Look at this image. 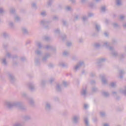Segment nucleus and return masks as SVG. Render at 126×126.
I'll return each mask as SVG.
<instances>
[{
  "mask_svg": "<svg viewBox=\"0 0 126 126\" xmlns=\"http://www.w3.org/2000/svg\"><path fill=\"white\" fill-rule=\"evenodd\" d=\"M68 55H69V53L67 51H64L63 53V56H64V57H67Z\"/></svg>",
  "mask_w": 126,
  "mask_h": 126,
  "instance_id": "09e8293b",
  "label": "nucleus"
},
{
  "mask_svg": "<svg viewBox=\"0 0 126 126\" xmlns=\"http://www.w3.org/2000/svg\"><path fill=\"white\" fill-rule=\"evenodd\" d=\"M87 19H88V17L86 16H83L82 20L83 22H85V21H87Z\"/></svg>",
  "mask_w": 126,
  "mask_h": 126,
  "instance_id": "37998d69",
  "label": "nucleus"
},
{
  "mask_svg": "<svg viewBox=\"0 0 126 126\" xmlns=\"http://www.w3.org/2000/svg\"><path fill=\"white\" fill-rule=\"evenodd\" d=\"M32 8H33L34 9H37V8H38L37 7V4L35 2H33L32 3Z\"/></svg>",
  "mask_w": 126,
  "mask_h": 126,
  "instance_id": "4c0bfd02",
  "label": "nucleus"
},
{
  "mask_svg": "<svg viewBox=\"0 0 126 126\" xmlns=\"http://www.w3.org/2000/svg\"><path fill=\"white\" fill-rule=\"evenodd\" d=\"M61 38H62V40H63V41H64V40L65 39H66V35H65V34H63L61 36Z\"/></svg>",
  "mask_w": 126,
  "mask_h": 126,
  "instance_id": "5fc2aeb1",
  "label": "nucleus"
},
{
  "mask_svg": "<svg viewBox=\"0 0 126 126\" xmlns=\"http://www.w3.org/2000/svg\"><path fill=\"white\" fill-rule=\"evenodd\" d=\"M6 56L9 59H16V58H17V55H11V54H10V53L9 52H7L6 54Z\"/></svg>",
  "mask_w": 126,
  "mask_h": 126,
  "instance_id": "dca6fc26",
  "label": "nucleus"
},
{
  "mask_svg": "<svg viewBox=\"0 0 126 126\" xmlns=\"http://www.w3.org/2000/svg\"><path fill=\"white\" fill-rule=\"evenodd\" d=\"M28 87L29 90H30L31 92H34V91L36 90V87L35 86L34 83H28Z\"/></svg>",
  "mask_w": 126,
  "mask_h": 126,
  "instance_id": "39448f33",
  "label": "nucleus"
},
{
  "mask_svg": "<svg viewBox=\"0 0 126 126\" xmlns=\"http://www.w3.org/2000/svg\"><path fill=\"white\" fill-rule=\"evenodd\" d=\"M29 104H30V106L31 107H34L35 106V100H34V99H33L32 97H30L28 99Z\"/></svg>",
  "mask_w": 126,
  "mask_h": 126,
  "instance_id": "ddd939ff",
  "label": "nucleus"
},
{
  "mask_svg": "<svg viewBox=\"0 0 126 126\" xmlns=\"http://www.w3.org/2000/svg\"><path fill=\"white\" fill-rule=\"evenodd\" d=\"M10 12L12 14H14L15 13V8H11L10 9Z\"/></svg>",
  "mask_w": 126,
  "mask_h": 126,
  "instance_id": "ea45409f",
  "label": "nucleus"
},
{
  "mask_svg": "<svg viewBox=\"0 0 126 126\" xmlns=\"http://www.w3.org/2000/svg\"><path fill=\"white\" fill-rule=\"evenodd\" d=\"M71 45H72V43L70 42H68L66 43L67 47H70L71 46Z\"/></svg>",
  "mask_w": 126,
  "mask_h": 126,
  "instance_id": "69168bd1",
  "label": "nucleus"
},
{
  "mask_svg": "<svg viewBox=\"0 0 126 126\" xmlns=\"http://www.w3.org/2000/svg\"><path fill=\"white\" fill-rule=\"evenodd\" d=\"M93 121L94 123H97V122H98V119H97V117H94L93 118Z\"/></svg>",
  "mask_w": 126,
  "mask_h": 126,
  "instance_id": "6e6d98bb",
  "label": "nucleus"
},
{
  "mask_svg": "<svg viewBox=\"0 0 126 126\" xmlns=\"http://www.w3.org/2000/svg\"><path fill=\"white\" fill-rule=\"evenodd\" d=\"M21 95L23 98H25V99H26V100H28L29 99V96H28V94H27V93L25 92H23L21 93Z\"/></svg>",
  "mask_w": 126,
  "mask_h": 126,
  "instance_id": "412c9836",
  "label": "nucleus"
},
{
  "mask_svg": "<svg viewBox=\"0 0 126 126\" xmlns=\"http://www.w3.org/2000/svg\"><path fill=\"white\" fill-rule=\"evenodd\" d=\"M22 32L24 35H29V31H28V29L25 27L22 28Z\"/></svg>",
  "mask_w": 126,
  "mask_h": 126,
  "instance_id": "2eb2a0df",
  "label": "nucleus"
},
{
  "mask_svg": "<svg viewBox=\"0 0 126 126\" xmlns=\"http://www.w3.org/2000/svg\"><path fill=\"white\" fill-rule=\"evenodd\" d=\"M35 65H40V59L35 58Z\"/></svg>",
  "mask_w": 126,
  "mask_h": 126,
  "instance_id": "c85d7f7f",
  "label": "nucleus"
},
{
  "mask_svg": "<svg viewBox=\"0 0 126 126\" xmlns=\"http://www.w3.org/2000/svg\"><path fill=\"white\" fill-rule=\"evenodd\" d=\"M100 10L101 11H102V12H105V11H106V6H101Z\"/></svg>",
  "mask_w": 126,
  "mask_h": 126,
  "instance_id": "a18cd8bd",
  "label": "nucleus"
},
{
  "mask_svg": "<svg viewBox=\"0 0 126 126\" xmlns=\"http://www.w3.org/2000/svg\"><path fill=\"white\" fill-rule=\"evenodd\" d=\"M112 53L111 54L112 55L113 57H114L115 58H117V57H119V54L117 51H114V47L112 51H111Z\"/></svg>",
  "mask_w": 126,
  "mask_h": 126,
  "instance_id": "4be33fe9",
  "label": "nucleus"
},
{
  "mask_svg": "<svg viewBox=\"0 0 126 126\" xmlns=\"http://www.w3.org/2000/svg\"><path fill=\"white\" fill-rule=\"evenodd\" d=\"M126 53H123L119 56V58L120 60H123V59H125V58H126Z\"/></svg>",
  "mask_w": 126,
  "mask_h": 126,
  "instance_id": "e433bc0d",
  "label": "nucleus"
},
{
  "mask_svg": "<svg viewBox=\"0 0 126 126\" xmlns=\"http://www.w3.org/2000/svg\"><path fill=\"white\" fill-rule=\"evenodd\" d=\"M65 9L67 11H70V10H71V8L69 6L66 7Z\"/></svg>",
  "mask_w": 126,
  "mask_h": 126,
  "instance_id": "e2e57ef3",
  "label": "nucleus"
},
{
  "mask_svg": "<svg viewBox=\"0 0 126 126\" xmlns=\"http://www.w3.org/2000/svg\"><path fill=\"white\" fill-rule=\"evenodd\" d=\"M50 23H51V22L47 20L43 19L40 21V25L42 26H45L48 24H50Z\"/></svg>",
  "mask_w": 126,
  "mask_h": 126,
  "instance_id": "4468645a",
  "label": "nucleus"
},
{
  "mask_svg": "<svg viewBox=\"0 0 126 126\" xmlns=\"http://www.w3.org/2000/svg\"><path fill=\"white\" fill-rule=\"evenodd\" d=\"M45 84H46V81L45 80H41L40 82V86H41V87H44Z\"/></svg>",
  "mask_w": 126,
  "mask_h": 126,
  "instance_id": "f704fd0d",
  "label": "nucleus"
},
{
  "mask_svg": "<svg viewBox=\"0 0 126 126\" xmlns=\"http://www.w3.org/2000/svg\"><path fill=\"white\" fill-rule=\"evenodd\" d=\"M92 91L93 92H97V91H98V88H97L96 87H93L92 88Z\"/></svg>",
  "mask_w": 126,
  "mask_h": 126,
  "instance_id": "3c124183",
  "label": "nucleus"
},
{
  "mask_svg": "<svg viewBox=\"0 0 126 126\" xmlns=\"http://www.w3.org/2000/svg\"><path fill=\"white\" fill-rule=\"evenodd\" d=\"M53 20H59V17L58 16H54L53 17Z\"/></svg>",
  "mask_w": 126,
  "mask_h": 126,
  "instance_id": "bf43d9fd",
  "label": "nucleus"
},
{
  "mask_svg": "<svg viewBox=\"0 0 126 126\" xmlns=\"http://www.w3.org/2000/svg\"><path fill=\"white\" fill-rule=\"evenodd\" d=\"M53 2H54V0H49L47 2V5L48 6H52Z\"/></svg>",
  "mask_w": 126,
  "mask_h": 126,
  "instance_id": "473e14b6",
  "label": "nucleus"
},
{
  "mask_svg": "<svg viewBox=\"0 0 126 126\" xmlns=\"http://www.w3.org/2000/svg\"><path fill=\"white\" fill-rule=\"evenodd\" d=\"M50 57H51V54L50 53H45L44 55L42 58V62H43V63H46L48 59H49V58H50Z\"/></svg>",
  "mask_w": 126,
  "mask_h": 126,
  "instance_id": "6e6552de",
  "label": "nucleus"
},
{
  "mask_svg": "<svg viewBox=\"0 0 126 126\" xmlns=\"http://www.w3.org/2000/svg\"><path fill=\"white\" fill-rule=\"evenodd\" d=\"M43 40H44V41H50L51 40V38L49 36H44L43 37Z\"/></svg>",
  "mask_w": 126,
  "mask_h": 126,
  "instance_id": "49530a36",
  "label": "nucleus"
},
{
  "mask_svg": "<svg viewBox=\"0 0 126 126\" xmlns=\"http://www.w3.org/2000/svg\"><path fill=\"white\" fill-rule=\"evenodd\" d=\"M101 29V27L98 24L95 25V30L97 31V32H99L100 31V30Z\"/></svg>",
  "mask_w": 126,
  "mask_h": 126,
  "instance_id": "72a5a7b5",
  "label": "nucleus"
},
{
  "mask_svg": "<svg viewBox=\"0 0 126 126\" xmlns=\"http://www.w3.org/2000/svg\"><path fill=\"white\" fill-rule=\"evenodd\" d=\"M125 73H126V71H125V70H120V78H121V79H123V78H124V76L123 75V74H125Z\"/></svg>",
  "mask_w": 126,
  "mask_h": 126,
  "instance_id": "393cba45",
  "label": "nucleus"
},
{
  "mask_svg": "<svg viewBox=\"0 0 126 126\" xmlns=\"http://www.w3.org/2000/svg\"><path fill=\"white\" fill-rule=\"evenodd\" d=\"M43 48L46 50H51L53 52L57 51V48L51 45H46L45 47H43Z\"/></svg>",
  "mask_w": 126,
  "mask_h": 126,
  "instance_id": "9d476101",
  "label": "nucleus"
},
{
  "mask_svg": "<svg viewBox=\"0 0 126 126\" xmlns=\"http://www.w3.org/2000/svg\"><path fill=\"white\" fill-rule=\"evenodd\" d=\"M92 16H94V14L93 13H88V17H92Z\"/></svg>",
  "mask_w": 126,
  "mask_h": 126,
  "instance_id": "680f3d73",
  "label": "nucleus"
},
{
  "mask_svg": "<svg viewBox=\"0 0 126 126\" xmlns=\"http://www.w3.org/2000/svg\"><path fill=\"white\" fill-rule=\"evenodd\" d=\"M81 95H82L84 98L86 97V95H87V91H86V89L82 90L81 91Z\"/></svg>",
  "mask_w": 126,
  "mask_h": 126,
  "instance_id": "a211bd4d",
  "label": "nucleus"
},
{
  "mask_svg": "<svg viewBox=\"0 0 126 126\" xmlns=\"http://www.w3.org/2000/svg\"><path fill=\"white\" fill-rule=\"evenodd\" d=\"M85 63L83 61H80L76 65H74L73 67V69L74 71L76 72L80 67H82V66H84Z\"/></svg>",
  "mask_w": 126,
  "mask_h": 126,
  "instance_id": "7ed1b4c3",
  "label": "nucleus"
},
{
  "mask_svg": "<svg viewBox=\"0 0 126 126\" xmlns=\"http://www.w3.org/2000/svg\"><path fill=\"white\" fill-rule=\"evenodd\" d=\"M59 66H61L62 67H67L68 65L67 64L64 63L63 62H60L59 63Z\"/></svg>",
  "mask_w": 126,
  "mask_h": 126,
  "instance_id": "5701e85b",
  "label": "nucleus"
},
{
  "mask_svg": "<svg viewBox=\"0 0 126 126\" xmlns=\"http://www.w3.org/2000/svg\"><path fill=\"white\" fill-rule=\"evenodd\" d=\"M84 121L85 126H90V124L89 123V120H88V118L85 117L84 118Z\"/></svg>",
  "mask_w": 126,
  "mask_h": 126,
  "instance_id": "aec40b11",
  "label": "nucleus"
},
{
  "mask_svg": "<svg viewBox=\"0 0 126 126\" xmlns=\"http://www.w3.org/2000/svg\"><path fill=\"white\" fill-rule=\"evenodd\" d=\"M110 86H111V87H116V83L115 82L111 83Z\"/></svg>",
  "mask_w": 126,
  "mask_h": 126,
  "instance_id": "13d9d810",
  "label": "nucleus"
},
{
  "mask_svg": "<svg viewBox=\"0 0 126 126\" xmlns=\"http://www.w3.org/2000/svg\"><path fill=\"white\" fill-rule=\"evenodd\" d=\"M1 36L4 39H7V38H9L10 37V35H9V33L6 32H3L1 33Z\"/></svg>",
  "mask_w": 126,
  "mask_h": 126,
  "instance_id": "9b49d317",
  "label": "nucleus"
},
{
  "mask_svg": "<svg viewBox=\"0 0 126 126\" xmlns=\"http://www.w3.org/2000/svg\"><path fill=\"white\" fill-rule=\"evenodd\" d=\"M78 18H79V16L78 15H76L74 17V20L76 21V20H78Z\"/></svg>",
  "mask_w": 126,
  "mask_h": 126,
  "instance_id": "4d7b16f0",
  "label": "nucleus"
},
{
  "mask_svg": "<svg viewBox=\"0 0 126 126\" xmlns=\"http://www.w3.org/2000/svg\"><path fill=\"white\" fill-rule=\"evenodd\" d=\"M15 20L18 22L19 21H20V17H19L18 16L16 15L15 16Z\"/></svg>",
  "mask_w": 126,
  "mask_h": 126,
  "instance_id": "de8ad7c7",
  "label": "nucleus"
},
{
  "mask_svg": "<svg viewBox=\"0 0 126 126\" xmlns=\"http://www.w3.org/2000/svg\"><path fill=\"white\" fill-rule=\"evenodd\" d=\"M35 53L37 56H42V51L39 49H37L35 50Z\"/></svg>",
  "mask_w": 126,
  "mask_h": 126,
  "instance_id": "a878e982",
  "label": "nucleus"
},
{
  "mask_svg": "<svg viewBox=\"0 0 126 126\" xmlns=\"http://www.w3.org/2000/svg\"><path fill=\"white\" fill-rule=\"evenodd\" d=\"M9 26L11 28V29H14L15 28L14 23L12 21L9 22Z\"/></svg>",
  "mask_w": 126,
  "mask_h": 126,
  "instance_id": "b1692460",
  "label": "nucleus"
},
{
  "mask_svg": "<svg viewBox=\"0 0 126 126\" xmlns=\"http://www.w3.org/2000/svg\"><path fill=\"white\" fill-rule=\"evenodd\" d=\"M23 119L25 121H30V120L32 119V117L31 115H24L23 117Z\"/></svg>",
  "mask_w": 126,
  "mask_h": 126,
  "instance_id": "6ab92c4d",
  "label": "nucleus"
},
{
  "mask_svg": "<svg viewBox=\"0 0 126 126\" xmlns=\"http://www.w3.org/2000/svg\"><path fill=\"white\" fill-rule=\"evenodd\" d=\"M48 67H49V68H54V67H55V64L53 63H50L48 64Z\"/></svg>",
  "mask_w": 126,
  "mask_h": 126,
  "instance_id": "c03bdc74",
  "label": "nucleus"
},
{
  "mask_svg": "<svg viewBox=\"0 0 126 126\" xmlns=\"http://www.w3.org/2000/svg\"><path fill=\"white\" fill-rule=\"evenodd\" d=\"M2 63L4 65H7V62H6V59L5 58L2 59Z\"/></svg>",
  "mask_w": 126,
  "mask_h": 126,
  "instance_id": "58836bf2",
  "label": "nucleus"
},
{
  "mask_svg": "<svg viewBox=\"0 0 126 126\" xmlns=\"http://www.w3.org/2000/svg\"><path fill=\"white\" fill-rule=\"evenodd\" d=\"M112 44H117V40H116L115 39H112Z\"/></svg>",
  "mask_w": 126,
  "mask_h": 126,
  "instance_id": "774afa93",
  "label": "nucleus"
},
{
  "mask_svg": "<svg viewBox=\"0 0 126 126\" xmlns=\"http://www.w3.org/2000/svg\"><path fill=\"white\" fill-rule=\"evenodd\" d=\"M45 109L47 112H50L52 110V104L50 102H46Z\"/></svg>",
  "mask_w": 126,
  "mask_h": 126,
  "instance_id": "1a4fd4ad",
  "label": "nucleus"
},
{
  "mask_svg": "<svg viewBox=\"0 0 126 126\" xmlns=\"http://www.w3.org/2000/svg\"><path fill=\"white\" fill-rule=\"evenodd\" d=\"M100 77L101 78V81L103 84H107L108 82L107 81V79L106 78V76L104 74L100 75Z\"/></svg>",
  "mask_w": 126,
  "mask_h": 126,
  "instance_id": "f8f14e48",
  "label": "nucleus"
},
{
  "mask_svg": "<svg viewBox=\"0 0 126 126\" xmlns=\"http://www.w3.org/2000/svg\"><path fill=\"white\" fill-rule=\"evenodd\" d=\"M102 95L104 97H109V96H110V94H109L108 92L104 91L102 92Z\"/></svg>",
  "mask_w": 126,
  "mask_h": 126,
  "instance_id": "cd10ccee",
  "label": "nucleus"
},
{
  "mask_svg": "<svg viewBox=\"0 0 126 126\" xmlns=\"http://www.w3.org/2000/svg\"><path fill=\"white\" fill-rule=\"evenodd\" d=\"M101 46H102V44H100V43H95L94 45L95 49H99Z\"/></svg>",
  "mask_w": 126,
  "mask_h": 126,
  "instance_id": "c756f323",
  "label": "nucleus"
},
{
  "mask_svg": "<svg viewBox=\"0 0 126 126\" xmlns=\"http://www.w3.org/2000/svg\"><path fill=\"white\" fill-rule=\"evenodd\" d=\"M63 85L64 87H67V86H69V83L68 82L63 81Z\"/></svg>",
  "mask_w": 126,
  "mask_h": 126,
  "instance_id": "7c9ffc66",
  "label": "nucleus"
},
{
  "mask_svg": "<svg viewBox=\"0 0 126 126\" xmlns=\"http://www.w3.org/2000/svg\"><path fill=\"white\" fill-rule=\"evenodd\" d=\"M120 92H121V93L122 94H124V95H125V96H126V90H124L123 91H120Z\"/></svg>",
  "mask_w": 126,
  "mask_h": 126,
  "instance_id": "864d4df0",
  "label": "nucleus"
},
{
  "mask_svg": "<svg viewBox=\"0 0 126 126\" xmlns=\"http://www.w3.org/2000/svg\"><path fill=\"white\" fill-rule=\"evenodd\" d=\"M36 46H37L39 49H42L43 48V45H42V43L40 42H36Z\"/></svg>",
  "mask_w": 126,
  "mask_h": 126,
  "instance_id": "c9c22d12",
  "label": "nucleus"
},
{
  "mask_svg": "<svg viewBox=\"0 0 126 126\" xmlns=\"http://www.w3.org/2000/svg\"><path fill=\"white\" fill-rule=\"evenodd\" d=\"M100 115L101 116V117H102V118H104V117L106 116V112L104 111H101L100 112Z\"/></svg>",
  "mask_w": 126,
  "mask_h": 126,
  "instance_id": "a19ab883",
  "label": "nucleus"
},
{
  "mask_svg": "<svg viewBox=\"0 0 126 126\" xmlns=\"http://www.w3.org/2000/svg\"><path fill=\"white\" fill-rule=\"evenodd\" d=\"M80 119V117L79 115H75L72 118V122L73 124L75 125H77L78 124L79 120Z\"/></svg>",
  "mask_w": 126,
  "mask_h": 126,
  "instance_id": "423d86ee",
  "label": "nucleus"
},
{
  "mask_svg": "<svg viewBox=\"0 0 126 126\" xmlns=\"http://www.w3.org/2000/svg\"><path fill=\"white\" fill-rule=\"evenodd\" d=\"M115 2L117 6H121L123 4L122 3V0H115Z\"/></svg>",
  "mask_w": 126,
  "mask_h": 126,
  "instance_id": "bb28decb",
  "label": "nucleus"
},
{
  "mask_svg": "<svg viewBox=\"0 0 126 126\" xmlns=\"http://www.w3.org/2000/svg\"><path fill=\"white\" fill-rule=\"evenodd\" d=\"M5 105L8 109H12V108H13V107H16L20 109L22 112H26V111H27V108L26 106H23L21 102H11L8 101L5 103Z\"/></svg>",
  "mask_w": 126,
  "mask_h": 126,
  "instance_id": "f257e3e1",
  "label": "nucleus"
},
{
  "mask_svg": "<svg viewBox=\"0 0 126 126\" xmlns=\"http://www.w3.org/2000/svg\"><path fill=\"white\" fill-rule=\"evenodd\" d=\"M113 26H114V27L116 28V27H119V25L118 24V23H114L113 24Z\"/></svg>",
  "mask_w": 126,
  "mask_h": 126,
  "instance_id": "338daca9",
  "label": "nucleus"
},
{
  "mask_svg": "<svg viewBox=\"0 0 126 126\" xmlns=\"http://www.w3.org/2000/svg\"><path fill=\"white\" fill-rule=\"evenodd\" d=\"M55 33L56 34H60V29H57L54 31Z\"/></svg>",
  "mask_w": 126,
  "mask_h": 126,
  "instance_id": "052dcab7",
  "label": "nucleus"
},
{
  "mask_svg": "<svg viewBox=\"0 0 126 126\" xmlns=\"http://www.w3.org/2000/svg\"><path fill=\"white\" fill-rule=\"evenodd\" d=\"M4 13V10L3 9V8L0 7V14H3Z\"/></svg>",
  "mask_w": 126,
  "mask_h": 126,
  "instance_id": "8fccbe9b",
  "label": "nucleus"
},
{
  "mask_svg": "<svg viewBox=\"0 0 126 126\" xmlns=\"http://www.w3.org/2000/svg\"><path fill=\"white\" fill-rule=\"evenodd\" d=\"M24 126V123H16L13 125V126Z\"/></svg>",
  "mask_w": 126,
  "mask_h": 126,
  "instance_id": "2f4dec72",
  "label": "nucleus"
},
{
  "mask_svg": "<svg viewBox=\"0 0 126 126\" xmlns=\"http://www.w3.org/2000/svg\"><path fill=\"white\" fill-rule=\"evenodd\" d=\"M62 22L63 23V25H64V26H66V21H65L64 20H62Z\"/></svg>",
  "mask_w": 126,
  "mask_h": 126,
  "instance_id": "0e129e2a",
  "label": "nucleus"
},
{
  "mask_svg": "<svg viewBox=\"0 0 126 126\" xmlns=\"http://www.w3.org/2000/svg\"><path fill=\"white\" fill-rule=\"evenodd\" d=\"M56 89L57 92H62V85L59 83L57 84Z\"/></svg>",
  "mask_w": 126,
  "mask_h": 126,
  "instance_id": "f3484780",
  "label": "nucleus"
},
{
  "mask_svg": "<svg viewBox=\"0 0 126 126\" xmlns=\"http://www.w3.org/2000/svg\"><path fill=\"white\" fill-rule=\"evenodd\" d=\"M6 75L10 83H12V84H14V83H15V81H16V79H15V77L12 73L10 72H7L6 73Z\"/></svg>",
  "mask_w": 126,
  "mask_h": 126,
  "instance_id": "f03ea898",
  "label": "nucleus"
},
{
  "mask_svg": "<svg viewBox=\"0 0 126 126\" xmlns=\"http://www.w3.org/2000/svg\"><path fill=\"white\" fill-rule=\"evenodd\" d=\"M95 75H96V74L93 72H91L90 74V76H91V77H94Z\"/></svg>",
  "mask_w": 126,
  "mask_h": 126,
  "instance_id": "603ef678",
  "label": "nucleus"
},
{
  "mask_svg": "<svg viewBox=\"0 0 126 126\" xmlns=\"http://www.w3.org/2000/svg\"><path fill=\"white\" fill-rule=\"evenodd\" d=\"M103 44H101L102 47H105L106 49H109L110 51H112L113 50V47L110 46V43H108L107 41L103 42Z\"/></svg>",
  "mask_w": 126,
  "mask_h": 126,
  "instance_id": "0eeeda50",
  "label": "nucleus"
},
{
  "mask_svg": "<svg viewBox=\"0 0 126 126\" xmlns=\"http://www.w3.org/2000/svg\"><path fill=\"white\" fill-rule=\"evenodd\" d=\"M40 15L43 17L46 16L47 15V12H46L45 11H43L40 13Z\"/></svg>",
  "mask_w": 126,
  "mask_h": 126,
  "instance_id": "79ce46f5",
  "label": "nucleus"
},
{
  "mask_svg": "<svg viewBox=\"0 0 126 126\" xmlns=\"http://www.w3.org/2000/svg\"><path fill=\"white\" fill-rule=\"evenodd\" d=\"M105 62H106V58H100L97 60L96 64L98 67H101L103 66V63H105Z\"/></svg>",
  "mask_w": 126,
  "mask_h": 126,
  "instance_id": "20e7f679",
  "label": "nucleus"
}]
</instances>
